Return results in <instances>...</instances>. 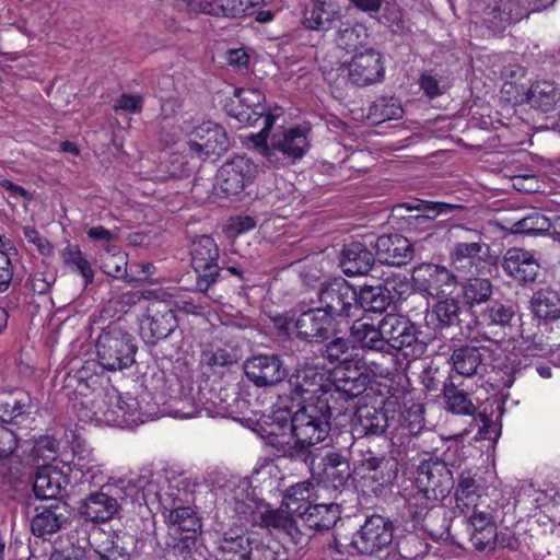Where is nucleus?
<instances>
[{
	"label": "nucleus",
	"instance_id": "obj_37",
	"mask_svg": "<svg viewBox=\"0 0 560 560\" xmlns=\"http://www.w3.org/2000/svg\"><path fill=\"white\" fill-rule=\"evenodd\" d=\"M480 497L481 486L477 482L475 475L470 470L462 471L455 489L456 511L460 514L470 513L478 506Z\"/></svg>",
	"mask_w": 560,
	"mask_h": 560
},
{
	"label": "nucleus",
	"instance_id": "obj_10",
	"mask_svg": "<svg viewBox=\"0 0 560 560\" xmlns=\"http://www.w3.org/2000/svg\"><path fill=\"white\" fill-rule=\"evenodd\" d=\"M230 145L226 131L213 121H203L196 126L186 142L184 153L191 159L205 161L211 155H221Z\"/></svg>",
	"mask_w": 560,
	"mask_h": 560
},
{
	"label": "nucleus",
	"instance_id": "obj_6",
	"mask_svg": "<svg viewBox=\"0 0 560 560\" xmlns=\"http://www.w3.org/2000/svg\"><path fill=\"white\" fill-rule=\"evenodd\" d=\"M416 487L418 491L413 498L417 504H423L427 509L435 506L454 488L453 474L445 462L424 459L417 468Z\"/></svg>",
	"mask_w": 560,
	"mask_h": 560
},
{
	"label": "nucleus",
	"instance_id": "obj_27",
	"mask_svg": "<svg viewBox=\"0 0 560 560\" xmlns=\"http://www.w3.org/2000/svg\"><path fill=\"white\" fill-rule=\"evenodd\" d=\"M502 268L508 276L525 285L536 281L540 266L530 252L513 247L506 250Z\"/></svg>",
	"mask_w": 560,
	"mask_h": 560
},
{
	"label": "nucleus",
	"instance_id": "obj_42",
	"mask_svg": "<svg viewBox=\"0 0 560 560\" xmlns=\"http://www.w3.org/2000/svg\"><path fill=\"white\" fill-rule=\"evenodd\" d=\"M338 18V12L331 3L313 0L303 11V25L311 31H327Z\"/></svg>",
	"mask_w": 560,
	"mask_h": 560
},
{
	"label": "nucleus",
	"instance_id": "obj_64",
	"mask_svg": "<svg viewBox=\"0 0 560 560\" xmlns=\"http://www.w3.org/2000/svg\"><path fill=\"white\" fill-rule=\"evenodd\" d=\"M467 518L469 532H480L489 526H495L492 515L485 511H479L478 506L470 513L463 514Z\"/></svg>",
	"mask_w": 560,
	"mask_h": 560
},
{
	"label": "nucleus",
	"instance_id": "obj_2",
	"mask_svg": "<svg viewBox=\"0 0 560 560\" xmlns=\"http://www.w3.org/2000/svg\"><path fill=\"white\" fill-rule=\"evenodd\" d=\"M388 351V363L371 361L370 372L377 377L388 378L393 374L394 364L398 358L395 351H400L406 358L418 359L427 351V343L419 339L418 328L408 317L398 314H386L381 319Z\"/></svg>",
	"mask_w": 560,
	"mask_h": 560
},
{
	"label": "nucleus",
	"instance_id": "obj_11",
	"mask_svg": "<svg viewBox=\"0 0 560 560\" xmlns=\"http://www.w3.org/2000/svg\"><path fill=\"white\" fill-rule=\"evenodd\" d=\"M518 312L520 306L514 301H493L476 315V325L486 330V340L499 341L514 326Z\"/></svg>",
	"mask_w": 560,
	"mask_h": 560
},
{
	"label": "nucleus",
	"instance_id": "obj_12",
	"mask_svg": "<svg viewBox=\"0 0 560 560\" xmlns=\"http://www.w3.org/2000/svg\"><path fill=\"white\" fill-rule=\"evenodd\" d=\"M390 402L388 438L393 445H409L412 438L418 436L424 428L423 407L412 405L410 408H402L397 401Z\"/></svg>",
	"mask_w": 560,
	"mask_h": 560
},
{
	"label": "nucleus",
	"instance_id": "obj_63",
	"mask_svg": "<svg viewBox=\"0 0 560 560\" xmlns=\"http://www.w3.org/2000/svg\"><path fill=\"white\" fill-rule=\"evenodd\" d=\"M447 378L444 372L433 364L425 368L422 373V384L429 392L439 390L441 386L443 389L444 384H448Z\"/></svg>",
	"mask_w": 560,
	"mask_h": 560
},
{
	"label": "nucleus",
	"instance_id": "obj_18",
	"mask_svg": "<svg viewBox=\"0 0 560 560\" xmlns=\"http://www.w3.org/2000/svg\"><path fill=\"white\" fill-rule=\"evenodd\" d=\"M291 394L304 400L312 396L324 397L329 390L327 373L323 368L314 364L298 366L289 377Z\"/></svg>",
	"mask_w": 560,
	"mask_h": 560
},
{
	"label": "nucleus",
	"instance_id": "obj_51",
	"mask_svg": "<svg viewBox=\"0 0 560 560\" xmlns=\"http://www.w3.org/2000/svg\"><path fill=\"white\" fill-rule=\"evenodd\" d=\"M369 38L368 28L361 23L343 22L340 24L336 42L338 47L350 52L363 47Z\"/></svg>",
	"mask_w": 560,
	"mask_h": 560
},
{
	"label": "nucleus",
	"instance_id": "obj_25",
	"mask_svg": "<svg viewBox=\"0 0 560 560\" xmlns=\"http://www.w3.org/2000/svg\"><path fill=\"white\" fill-rule=\"evenodd\" d=\"M390 400L383 402L381 408L373 406L359 407L354 412L353 431L359 436L388 435Z\"/></svg>",
	"mask_w": 560,
	"mask_h": 560
},
{
	"label": "nucleus",
	"instance_id": "obj_21",
	"mask_svg": "<svg viewBox=\"0 0 560 560\" xmlns=\"http://www.w3.org/2000/svg\"><path fill=\"white\" fill-rule=\"evenodd\" d=\"M375 249L376 259L388 266H405L413 259L415 249L411 242L401 234H384L370 241Z\"/></svg>",
	"mask_w": 560,
	"mask_h": 560
},
{
	"label": "nucleus",
	"instance_id": "obj_5",
	"mask_svg": "<svg viewBox=\"0 0 560 560\" xmlns=\"http://www.w3.org/2000/svg\"><path fill=\"white\" fill-rule=\"evenodd\" d=\"M458 229L466 232L465 241L454 244L450 252L451 265L459 272L467 275H486L497 265V256L486 243L481 233L476 230Z\"/></svg>",
	"mask_w": 560,
	"mask_h": 560
},
{
	"label": "nucleus",
	"instance_id": "obj_33",
	"mask_svg": "<svg viewBox=\"0 0 560 560\" xmlns=\"http://www.w3.org/2000/svg\"><path fill=\"white\" fill-rule=\"evenodd\" d=\"M199 400L205 409L217 416L231 417L236 413L240 402L238 393L234 389L220 387L199 390Z\"/></svg>",
	"mask_w": 560,
	"mask_h": 560
},
{
	"label": "nucleus",
	"instance_id": "obj_13",
	"mask_svg": "<svg viewBox=\"0 0 560 560\" xmlns=\"http://www.w3.org/2000/svg\"><path fill=\"white\" fill-rule=\"evenodd\" d=\"M411 279L418 291L435 299L451 295L458 284L452 270L432 262L415 266Z\"/></svg>",
	"mask_w": 560,
	"mask_h": 560
},
{
	"label": "nucleus",
	"instance_id": "obj_61",
	"mask_svg": "<svg viewBox=\"0 0 560 560\" xmlns=\"http://www.w3.org/2000/svg\"><path fill=\"white\" fill-rule=\"evenodd\" d=\"M497 526H489L480 532H470V541L478 551H492L497 545Z\"/></svg>",
	"mask_w": 560,
	"mask_h": 560
},
{
	"label": "nucleus",
	"instance_id": "obj_30",
	"mask_svg": "<svg viewBox=\"0 0 560 560\" xmlns=\"http://www.w3.org/2000/svg\"><path fill=\"white\" fill-rule=\"evenodd\" d=\"M483 348L472 345L455 346L448 359L451 370L463 377L482 375L486 371L483 364Z\"/></svg>",
	"mask_w": 560,
	"mask_h": 560
},
{
	"label": "nucleus",
	"instance_id": "obj_1",
	"mask_svg": "<svg viewBox=\"0 0 560 560\" xmlns=\"http://www.w3.org/2000/svg\"><path fill=\"white\" fill-rule=\"evenodd\" d=\"M343 413L342 407L329 405V400L317 398L315 402L301 407L292 417L279 418V429L290 430L295 439L294 443L277 440L271 442V446L284 457L303 462L315 474L318 448L313 446L328 436L330 419Z\"/></svg>",
	"mask_w": 560,
	"mask_h": 560
},
{
	"label": "nucleus",
	"instance_id": "obj_46",
	"mask_svg": "<svg viewBox=\"0 0 560 560\" xmlns=\"http://www.w3.org/2000/svg\"><path fill=\"white\" fill-rule=\"evenodd\" d=\"M439 299L440 300L433 304L431 310L434 326L439 329L458 326L463 312L458 298L452 296L451 294Z\"/></svg>",
	"mask_w": 560,
	"mask_h": 560
},
{
	"label": "nucleus",
	"instance_id": "obj_20",
	"mask_svg": "<svg viewBox=\"0 0 560 560\" xmlns=\"http://www.w3.org/2000/svg\"><path fill=\"white\" fill-rule=\"evenodd\" d=\"M368 387V376L358 370H338L334 374V380L329 383V390L322 397L329 400V405L342 407L340 400L349 401L362 395Z\"/></svg>",
	"mask_w": 560,
	"mask_h": 560
},
{
	"label": "nucleus",
	"instance_id": "obj_43",
	"mask_svg": "<svg viewBox=\"0 0 560 560\" xmlns=\"http://www.w3.org/2000/svg\"><path fill=\"white\" fill-rule=\"evenodd\" d=\"M357 295L355 303L358 304V311L383 313L392 302L389 290L383 287V284H364L357 290Z\"/></svg>",
	"mask_w": 560,
	"mask_h": 560
},
{
	"label": "nucleus",
	"instance_id": "obj_32",
	"mask_svg": "<svg viewBox=\"0 0 560 560\" xmlns=\"http://www.w3.org/2000/svg\"><path fill=\"white\" fill-rule=\"evenodd\" d=\"M118 511L117 500L102 490L90 493L79 506L80 515L95 524L112 520Z\"/></svg>",
	"mask_w": 560,
	"mask_h": 560
},
{
	"label": "nucleus",
	"instance_id": "obj_16",
	"mask_svg": "<svg viewBox=\"0 0 560 560\" xmlns=\"http://www.w3.org/2000/svg\"><path fill=\"white\" fill-rule=\"evenodd\" d=\"M247 380L256 387H273L288 376L287 366L279 354H256L243 364Z\"/></svg>",
	"mask_w": 560,
	"mask_h": 560
},
{
	"label": "nucleus",
	"instance_id": "obj_47",
	"mask_svg": "<svg viewBox=\"0 0 560 560\" xmlns=\"http://www.w3.org/2000/svg\"><path fill=\"white\" fill-rule=\"evenodd\" d=\"M103 402L107 406L103 412L104 416L113 417L114 421H117L118 418H121L122 422H127L129 419L133 420L132 417L137 412L138 401L132 397L125 399L115 388L104 393Z\"/></svg>",
	"mask_w": 560,
	"mask_h": 560
},
{
	"label": "nucleus",
	"instance_id": "obj_28",
	"mask_svg": "<svg viewBox=\"0 0 560 560\" xmlns=\"http://www.w3.org/2000/svg\"><path fill=\"white\" fill-rule=\"evenodd\" d=\"M68 485L69 479L62 470L52 466H44L37 469L33 491L37 499L55 503V501H63Z\"/></svg>",
	"mask_w": 560,
	"mask_h": 560
},
{
	"label": "nucleus",
	"instance_id": "obj_54",
	"mask_svg": "<svg viewBox=\"0 0 560 560\" xmlns=\"http://www.w3.org/2000/svg\"><path fill=\"white\" fill-rule=\"evenodd\" d=\"M138 539L131 535H124L113 540L112 547L106 553L101 555V560H140L137 552Z\"/></svg>",
	"mask_w": 560,
	"mask_h": 560
},
{
	"label": "nucleus",
	"instance_id": "obj_55",
	"mask_svg": "<svg viewBox=\"0 0 560 560\" xmlns=\"http://www.w3.org/2000/svg\"><path fill=\"white\" fill-rule=\"evenodd\" d=\"M62 259L66 266L82 276L85 285L93 282L94 271L79 246L68 245L62 250Z\"/></svg>",
	"mask_w": 560,
	"mask_h": 560
},
{
	"label": "nucleus",
	"instance_id": "obj_52",
	"mask_svg": "<svg viewBox=\"0 0 560 560\" xmlns=\"http://www.w3.org/2000/svg\"><path fill=\"white\" fill-rule=\"evenodd\" d=\"M402 115L404 109L397 98L381 96L370 106L368 117L374 125H378L386 120L400 119Z\"/></svg>",
	"mask_w": 560,
	"mask_h": 560
},
{
	"label": "nucleus",
	"instance_id": "obj_7",
	"mask_svg": "<svg viewBox=\"0 0 560 560\" xmlns=\"http://www.w3.org/2000/svg\"><path fill=\"white\" fill-rule=\"evenodd\" d=\"M394 523L385 516L373 514L368 516L360 529L352 536L349 546L362 556H380L394 539Z\"/></svg>",
	"mask_w": 560,
	"mask_h": 560
},
{
	"label": "nucleus",
	"instance_id": "obj_48",
	"mask_svg": "<svg viewBox=\"0 0 560 560\" xmlns=\"http://www.w3.org/2000/svg\"><path fill=\"white\" fill-rule=\"evenodd\" d=\"M240 360L238 351L232 347H220L217 345H207L200 354L201 365L212 372L220 369L230 368Z\"/></svg>",
	"mask_w": 560,
	"mask_h": 560
},
{
	"label": "nucleus",
	"instance_id": "obj_49",
	"mask_svg": "<svg viewBox=\"0 0 560 560\" xmlns=\"http://www.w3.org/2000/svg\"><path fill=\"white\" fill-rule=\"evenodd\" d=\"M445 409L454 415L472 416L477 408L468 393L459 388L452 381L444 384L442 389Z\"/></svg>",
	"mask_w": 560,
	"mask_h": 560
},
{
	"label": "nucleus",
	"instance_id": "obj_31",
	"mask_svg": "<svg viewBox=\"0 0 560 560\" xmlns=\"http://www.w3.org/2000/svg\"><path fill=\"white\" fill-rule=\"evenodd\" d=\"M350 337L364 352H378L388 361V351L381 320L377 325L355 319L350 326Z\"/></svg>",
	"mask_w": 560,
	"mask_h": 560
},
{
	"label": "nucleus",
	"instance_id": "obj_14",
	"mask_svg": "<svg viewBox=\"0 0 560 560\" xmlns=\"http://www.w3.org/2000/svg\"><path fill=\"white\" fill-rule=\"evenodd\" d=\"M177 318L172 305L162 300L151 301L140 323V335L148 345H156L177 328Z\"/></svg>",
	"mask_w": 560,
	"mask_h": 560
},
{
	"label": "nucleus",
	"instance_id": "obj_62",
	"mask_svg": "<svg viewBox=\"0 0 560 560\" xmlns=\"http://www.w3.org/2000/svg\"><path fill=\"white\" fill-rule=\"evenodd\" d=\"M127 255L125 253H118L115 255H109L104 261H103V271L115 278V279H121L127 273Z\"/></svg>",
	"mask_w": 560,
	"mask_h": 560
},
{
	"label": "nucleus",
	"instance_id": "obj_53",
	"mask_svg": "<svg viewBox=\"0 0 560 560\" xmlns=\"http://www.w3.org/2000/svg\"><path fill=\"white\" fill-rule=\"evenodd\" d=\"M421 213L416 215H408L406 219L408 225L422 226L431 223L439 214H448L456 209H460L462 206L446 203V202H431L421 201Z\"/></svg>",
	"mask_w": 560,
	"mask_h": 560
},
{
	"label": "nucleus",
	"instance_id": "obj_40",
	"mask_svg": "<svg viewBox=\"0 0 560 560\" xmlns=\"http://www.w3.org/2000/svg\"><path fill=\"white\" fill-rule=\"evenodd\" d=\"M463 304L470 311L488 303L494 285L488 278L472 277L459 283Z\"/></svg>",
	"mask_w": 560,
	"mask_h": 560
},
{
	"label": "nucleus",
	"instance_id": "obj_34",
	"mask_svg": "<svg viewBox=\"0 0 560 560\" xmlns=\"http://www.w3.org/2000/svg\"><path fill=\"white\" fill-rule=\"evenodd\" d=\"M32 412V399L28 394L14 392L0 394V422L12 425L20 423Z\"/></svg>",
	"mask_w": 560,
	"mask_h": 560
},
{
	"label": "nucleus",
	"instance_id": "obj_29",
	"mask_svg": "<svg viewBox=\"0 0 560 560\" xmlns=\"http://www.w3.org/2000/svg\"><path fill=\"white\" fill-rule=\"evenodd\" d=\"M256 532L230 528L218 539L217 560H248L249 548L256 538Z\"/></svg>",
	"mask_w": 560,
	"mask_h": 560
},
{
	"label": "nucleus",
	"instance_id": "obj_45",
	"mask_svg": "<svg viewBox=\"0 0 560 560\" xmlns=\"http://www.w3.org/2000/svg\"><path fill=\"white\" fill-rule=\"evenodd\" d=\"M499 226L511 234L540 235L549 231L551 223L546 215L532 212L520 219L503 220Z\"/></svg>",
	"mask_w": 560,
	"mask_h": 560
},
{
	"label": "nucleus",
	"instance_id": "obj_17",
	"mask_svg": "<svg viewBox=\"0 0 560 560\" xmlns=\"http://www.w3.org/2000/svg\"><path fill=\"white\" fill-rule=\"evenodd\" d=\"M230 116L241 124L255 126L266 116H275L265 105V95L258 89H235L233 97L225 104Z\"/></svg>",
	"mask_w": 560,
	"mask_h": 560
},
{
	"label": "nucleus",
	"instance_id": "obj_36",
	"mask_svg": "<svg viewBox=\"0 0 560 560\" xmlns=\"http://www.w3.org/2000/svg\"><path fill=\"white\" fill-rule=\"evenodd\" d=\"M316 495L311 481H302L291 486L282 500V508L290 515L300 518L315 503Z\"/></svg>",
	"mask_w": 560,
	"mask_h": 560
},
{
	"label": "nucleus",
	"instance_id": "obj_57",
	"mask_svg": "<svg viewBox=\"0 0 560 560\" xmlns=\"http://www.w3.org/2000/svg\"><path fill=\"white\" fill-rule=\"evenodd\" d=\"M424 553V545L418 536L411 534L396 541L395 550L388 553V560H418Z\"/></svg>",
	"mask_w": 560,
	"mask_h": 560
},
{
	"label": "nucleus",
	"instance_id": "obj_59",
	"mask_svg": "<svg viewBox=\"0 0 560 560\" xmlns=\"http://www.w3.org/2000/svg\"><path fill=\"white\" fill-rule=\"evenodd\" d=\"M349 349V341L342 337H337L327 342L320 350V353L330 363H339L348 360Z\"/></svg>",
	"mask_w": 560,
	"mask_h": 560
},
{
	"label": "nucleus",
	"instance_id": "obj_50",
	"mask_svg": "<svg viewBox=\"0 0 560 560\" xmlns=\"http://www.w3.org/2000/svg\"><path fill=\"white\" fill-rule=\"evenodd\" d=\"M287 549L270 535L257 533L249 548L248 560H288Z\"/></svg>",
	"mask_w": 560,
	"mask_h": 560
},
{
	"label": "nucleus",
	"instance_id": "obj_22",
	"mask_svg": "<svg viewBox=\"0 0 560 560\" xmlns=\"http://www.w3.org/2000/svg\"><path fill=\"white\" fill-rule=\"evenodd\" d=\"M322 482L329 488L341 491L349 487L352 470L345 452L328 450L320 458L318 465Z\"/></svg>",
	"mask_w": 560,
	"mask_h": 560
},
{
	"label": "nucleus",
	"instance_id": "obj_15",
	"mask_svg": "<svg viewBox=\"0 0 560 560\" xmlns=\"http://www.w3.org/2000/svg\"><path fill=\"white\" fill-rule=\"evenodd\" d=\"M258 173V166L244 155H235L228 160L217 173V188L225 197L236 196L250 183Z\"/></svg>",
	"mask_w": 560,
	"mask_h": 560
},
{
	"label": "nucleus",
	"instance_id": "obj_3",
	"mask_svg": "<svg viewBox=\"0 0 560 560\" xmlns=\"http://www.w3.org/2000/svg\"><path fill=\"white\" fill-rule=\"evenodd\" d=\"M277 117L266 116L261 130L249 137L254 148L272 164L280 162L279 154L283 160L291 162L302 159L307 152L310 143L307 131L301 127L281 128L275 131L270 137V142H267Z\"/></svg>",
	"mask_w": 560,
	"mask_h": 560
},
{
	"label": "nucleus",
	"instance_id": "obj_8",
	"mask_svg": "<svg viewBox=\"0 0 560 560\" xmlns=\"http://www.w3.org/2000/svg\"><path fill=\"white\" fill-rule=\"evenodd\" d=\"M220 252L211 236H197L190 245L191 267L195 270L196 289L206 293L220 278L221 268L218 265Z\"/></svg>",
	"mask_w": 560,
	"mask_h": 560
},
{
	"label": "nucleus",
	"instance_id": "obj_26",
	"mask_svg": "<svg viewBox=\"0 0 560 560\" xmlns=\"http://www.w3.org/2000/svg\"><path fill=\"white\" fill-rule=\"evenodd\" d=\"M36 514L31 522L35 536L46 538L60 530L69 521L70 508L66 501L43 504L35 509Z\"/></svg>",
	"mask_w": 560,
	"mask_h": 560
},
{
	"label": "nucleus",
	"instance_id": "obj_24",
	"mask_svg": "<svg viewBox=\"0 0 560 560\" xmlns=\"http://www.w3.org/2000/svg\"><path fill=\"white\" fill-rule=\"evenodd\" d=\"M370 243L354 241L343 245L339 254V266L349 277L365 276L374 267L376 255Z\"/></svg>",
	"mask_w": 560,
	"mask_h": 560
},
{
	"label": "nucleus",
	"instance_id": "obj_41",
	"mask_svg": "<svg viewBox=\"0 0 560 560\" xmlns=\"http://www.w3.org/2000/svg\"><path fill=\"white\" fill-rule=\"evenodd\" d=\"M527 102L544 113L552 112L560 104V88L552 81H536L527 93Z\"/></svg>",
	"mask_w": 560,
	"mask_h": 560
},
{
	"label": "nucleus",
	"instance_id": "obj_35",
	"mask_svg": "<svg viewBox=\"0 0 560 560\" xmlns=\"http://www.w3.org/2000/svg\"><path fill=\"white\" fill-rule=\"evenodd\" d=\"M340 506L337 503H314L299 520L310 532H322L332 528L340 520Z\"/></svg>",
	"mask_w": 560,
	"mask_h": 560
},
{
	"label": "nucleus",
	"instance_id": "obj_39",
	"mask_svg": "<svg viewBox=\"0 0 560 560\" xmlns=\"http://www.w3.org/2000/svg\"><path fill=\"white\" fill-rule=\"evenodd\" d=\"M258 511H254V505L245 504L236 502L235 511L238 514L246 515L249 513L253 515V522L264 526V527H272L276 529H284L285 526L289 525V521L293 515H290L285 512V509L280 506V509H270L269 505H264L262 510L257 508Z\"/></svg>",
	"mask_w": 560,
	"mask_h": 560
},
{
	"label": "nucleus",
	"instance_id": "obj_56",
	"mask_svg": "<svg viewBox=\"0 0 560 560\" xmlns=\"http://www.w3.org/2000/svg\"><path fill=\"white\" fill-rule=\"evenodd\" d=\"M163 509L164 515L168 518L170 523L176 525L178 529L196 533L200 528L199 518L191 508L179 509L163 503Z\"/></svg>",
	"mask_w": 560,
	"mask_h": 560
},
{
	"label": "nucleus",
	"instance_id": "obj_38",
	"mask_svg": "<svg viewBox=\"0 0 560 560\" xmlns=\"http://www.w3.org/2000/svg\"><path fill=\"white\" fill-rule=\"evenodd\" d=\"M534 315L545 322L560 319V290L550 285L534 292L530 299Z\"/></svg>",
	"mask_w": 560,
	"mask_h": 560
},
{
	"label": "nucleus",
	"instance_id": "obj_44",
	"mask_svg": "<svg viewBox=\"0 0 560 560\" xmlns=\"http://www.w3.org/2000/svg\"><path fill=\"white\" fill-rule=\"evenodd\" d=\"M252 0H200L198 9L201 13L215 18H241L252 13Z\"/></svg>",
	"mask_w": 560,
	"mask_h": 560
},
{
	"label": "nucleus",
	"instance_id": "obj_23",
	"mask_svg": "<svg viewBox=\"0 0 560 560\" xmlns=\"http://www.w3.org/2000/svg\"><path fill=\"white\" fill-rule=\"evenodd\" d=\"M348 79L358 86L380 82L384 77L382 56L374 49L355 55L347 66Z\"/></svg>",
	"mask_w": 560,
	"mask_h": 560
},
{
	"label": "nucleus",
	"instance_id": "obj_60",
	"mask_svg": "<svg viewBox=\"0 0 560 560\" xmlns=\"http://www.w3.org/2000/svg\"><path fill=\"white\" fill-rule=\"evenodd\" d=\"M378 21L383 25L393 28L394 32L402 30V10L395 2L382 0Z\"/></svg>",
	"mask_w": 560,
	"mask_h": 560
},
{
	"label": "nucleus",
	"instance_id": "obj_19",
	"mask_svg": "<svg viewBox=\"0 0 560 560\" xmlns=\"http://www.w3.org/2000/svg\"><path fill=\"white\" fill-rule=\"evenodd\" d=\"M294 327L296 337L305 342H323L336 332V322L320 306L302 312Z\"/></svg>",
	"mask_w": 560,
	"mask_h": 560
},
{
	"label": "nucleus",
	"instance_id": "obj_58",
	"mask_svg": "<svg viewBox=\"0 0 560 560\" xmlns=\"http://www.w3.org/2000/svg\"><path fill=\"white\" fill-rule=\"evenodd\" d=\"M20 436L10 425L0 422V460L10 459L19 448Z\"/></svg>",
	"mask_w": 560,
	"mask_h": 560
},
{
	"label": "nucleus",
	"instance_id": "obj_9",
	"mask_svg": "<svg viewBox=\"0 0 560 560\" xmlns=\"http://www.w3.org/2000/svg\"><path fill=\"white\" fill-rule=\"evenodd\" d=\"M319 306L336 318H348L355 316L358 304L355 303L357 289L343 278H335L334 280L322 284L317 293Z\"/></svg>",
	"mask_w": 560,
	"mask_h": 560
},
{
	"label": "nucleus",
	"instance_id": "obj_4",
	"mask_svg": "<svg viewBox=\"0 0 560 560\" xmlns=\"http://www.w3.org/2000/svg\"><path fill=\"white\" fill-rule=\"evenodd\" d=\"M137 351L135 337L119 326H107L97 338V362L104 370L116 372L131 368Z\"/></svg>",
	"mask_w": 560,
	"mask_h": 560
}]
</instances>
